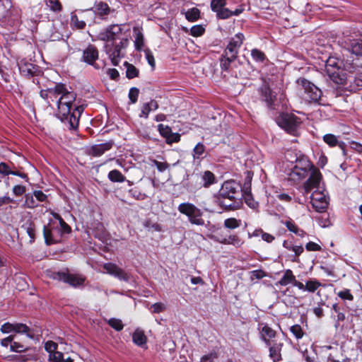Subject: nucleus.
<instances>
[{"label": "nucleus", "instance_id": "f257e3e1", "mask_svg": "<svg viewBox=\"0 0 362 362\" xmlns=\"http://www.w3.org/2000/svg\"><path fill=\"white\" fill-rule=\"evenodd\" d=\"M322 176L318 169H313L308 179L304 182L303 194L304 196L312 192L310 198L313 207L317 212L324 211L328 206V197L320 187Z\"/></svg>", "mask_w": 362, "mask_h": 362}, {"label": "nucleus", "instance_id": "f03ea898", "mask_svg": "<svg viewBox=\"0 0 362 362\" xmlns=\"http://www.w3.org/2000/svg\"><path fill=\"white\" fill-rule=\"evenodd\" d=\"M76 94L67 90L64 86V91L57 100V117L63 122H67L71 129H76L78 125V117L71 112L72 104L76 100Z\"/></svg>", "mask_w": 362, "mask_h": 362}, {"label": "nucleus", "instance_id": "7ed1b4c3", "mask_svg": "<svg viewBox=\"0 0 362 362\" xmlns=\"http://www.w3.org/2000/svg\"><path fill=\"white\" fill-rule=\"evenodd\" d=\"M325 71L329 78L336 84L341 86L346 90H353L351 75H347L343 69V62L336 57H329L325 61Z\"/></svg>", "mask_w": 362, "mask_h": 362}, {"label": "nucleus", "instance_id": "20e7f679", "mask_svg": "<svg viewBox=\"0 0 362 362\" xmlns=\"http://www.w3.org/2000/svg\"><path fill=\"white\" fill-rule=\"evenodd\" d=\"M297 90L300 96L309 103L324 105L326 103L322 91L313 83L305 78H299L296 81Z\"/></svg>", "mask_w": 362, "mask_h": 362}, {"label": "nucleus", "instance_id": "39448f33", "mask_svg": "<svg viewBox=\"0 0 362 362\" xmlns=\"http://www.w3.org/2000/svg\"><path fill=\"white\" fill-rule=\"evenodd\" d=\"M71 228L67 223L61 219L59 222V226H55L54 223H49L47 226H44L43 235L45 243L47 245L57 243L60 241V238L63 233H69Z\"/></svg>", "mask_w": 362, "mask_h": 362}, {"label": "nucleus", "instance_id": "423d86ee", "mask_svg": "<svg viewBox=\"0 0 362 362\" xmlns=\"http://www.w3.org/2000/svg\"><path fill=\"white\" fill-rule=\"evenodd\" d=\"M277 124L291 135L298 136L299 134L301 120L293 114H281L277 119Z\"/></svg>", "mask_w": 362, "mask_h": 362}, {"label": "nucleus", "instance_id": "0eeeda50", "mask_svg": "<svg viewBox=\"0 0 362 362\" xmlns=\"http://www.w3.org/2000/svg\"><path fill=\"white\" fill-rule=\"evenodd\" d=\"M177 210L182 214L187 216L189 221L194 225L203 226L204 220L202 218L203 213L194 204L184 202L179 204Z\"/></svg>", "mask_w": 362, "mask_h": 362}, {"label": "nucleus", "instance_id": "6e6552de", "mask_svg": "<svg viewBox=\"0 0 362 362\" xmlns=\"http://www.w3.org/2000/svg\"><path fill=\"white\" fill-rule=\"evenodd\" d=\"M125 25L114 24L107 27L103 31L100 32L98 38L103 41H121V40H127L124 33Z\"/></svg>", "mask_w": 362, "mask_h": 362}, {"label": "nucleus", "instance_id": "1a4fd4ad", "mask_svg": "<svg viewBox=\"0 0 362 362\" xmlns=\"http://www.w3.org/2000/svg\"><path fill=\"white\" fill-rule=\"evenodd\" d=\"M128 40H121L119 42H114L107 44L105 46L106 52L114 66H117L119 59L122 57V49L127 46Z\"/></svg>", "mask_w": 362, "mask_h": 362}, {"label": "nucleus", "instance_id": "9d476101", "mask_svg": "<svg viewBox=\"0 0 362 362\" xmlns=\"http://www.w3.org/2000/svg\"><path fill=\"white\" fill-rule=\"evenodd\" d=\"M216 197L233 198L240 197V186L234 180L223 182Z\"/></svg>", "mask_w": 362, "mask_h": 362}, {"label": "nucleus", "instance_id": "9b49d317", "mask_svg": "<svg viewBox=\"0 0 362 362\" xmlns=\"http://www.w3.org/2000/svg\"><path fill=\"white\" fill-rule=\"evenodd\" d=\"M299 162L304 163L303 167H299L296 165L289 173V179L294 182L300 181L305 178L308 175V170H310L311 173L313 169H317L308 160H301Z\"/></svg>", "mask_w": 362, "mask_h": 362}, {"label": "nucleus", "instance_id": "f8f14e48", "mask_svg": "<svg viewBox=\"0 0 362 362\" xmlns=\"http://www.w3.org/2000/svg\"><path fill=\"white\" fill-rule=\"evenodd\" d=\"M244 35L241 33H238L229 41L224 54L228 56L230 59H236L238 49L243 44L244 40Z\"/></svg>", "mask_w": 362, "mask_h": 362}, {"label": "nucleus", "instance_id": "ddd939ff", "mask_svg": "<svg viewBox=\"0 0 362 362\" xmlns=\"http://www.w3.org/2000/svg\"><path fill=\"white\" fill-rule=\"evenodd\" d=\"M56 278L64 283L69 284L73 287L83 286L86 281V277L81 274L67 272H58Z\"/></svg>", "mask_w": 362, "mask_h": 362}, {"label": "nucleus", "instance_id": "4468645a", "mask_svg": "<svg viewBox=\"0 0 362 362\" xmlns=\"http://www.w3.org/2000/svg\"><path fill=\"white\" fill-rule=\"evenodd\" d=\"M215 202L217 205L226 210H235L240 207L242 201L240 197L228 198L221 197H215Z\"/></svg>", "mask_w": 362, "mask_h": 362}, {"label": "nucleus", "instance_id": "2eb2a0df", "mask_svg": "<svg viewBox=\"0 0 362 362\" xmlns=\"http://www.w3.org/2000/svg\"><path fill=\"white\" fill-rule=\"evenodd\" d=\"M257 329L259 332L260 339L267 346H270L271 339L276 337V331L267 323H259Z\"/></svg>", "mask_w": 362, "mask_h": 362}, {"label": "nucleus", "instance_id": "dca6fc26", "mask_svg": "<svg viewBox=\"0 0 362 362\" xmlns=\"http://www.w3.org/2000/svg\"><path fill=\"white\" fill-rule=\"evenodd\" d=\"M103 269L107 274L118 278L119 280L129 281L130 276L115 264L106 263L103 265Z\"/></svg>", "mask_w": 362, "mask_h": 362}, {"label": "nucleus", "instance_id": "f3484780", "mask_svg": "<svg viewBox=\"0 0 362 362\" xmlns=\"http://www.w3.org/2000/svg\"><path fill=\"white\" fill-rule=\"evenodd\" d=\"M158 130L160 135L166 139L168 144L178 142L180 139V135L178 133L172 132L171 128L167 125L158 124Z\"/></svg>", "mask_w": 362, "mask_h": 362}, {"label": "nucleus", "instance_id": "a211bd4d", "mask_svg": "<svg viewBox=\"0 0 362 362\" xmlns=\"http://www.w3.org/2000/svg\"><path fill=\"white\" fill-rule=\"evenodd\" d=\"M18 69L21 74L24 76H33L38 71V67L35 64L26 61L25 59L21 60L18 64Z\"/></svg>", "mask_w": 362, "mask_h": 362}, {"label": "nucleus", "instance_id": "6ab92c4d", "mask_svg": "<svg viewBox=\"0 0 362 362\" xmlns=\"http://www.w3.org/2000/svg\"><path fill=\"white\" fill-rule=\"evenodd\" d=\"M83 61L88 64L93 65L98 59V51L93 45H88L83 52Z\"/></svg>", "mask_w": 362, "mask_h": 362}, {"label": "nucleus", "instance_id": "aec40b11", "mask_svg": "<svg viewBox=\"0 0 362 362\" xmlns=\"http://www.w3.org/2000/svg\"><path fill=\"white\" fill-rule=\"evenodd\" d=\"M269 347V357L274 362H278L281 360V349L283 343L274 342L272 344L270 343Z\"/></svg>", "mask_w": 362, "mask_h": 362}, {"label": "nucleus", "instance_id": "412c9836", "mask_svg": "<svg viewBox=\"0 0 362 362\" xmlns=\"http://www.w3.org/2000/svg\"><path fill=\"white\" fill-rule=\"evenodd\" d=\"M260 92L262 98L265 100L267 105L274 108L276 96L273 94L271 89L268 86H264L261 88Z\"/></svg>", "mask_w": 362, "mask_h": 362}, {"label": "nucleus", "instance_id": "4be33fe9", "mask_svg": "<svg viewBox=\"0 0 362 362\" xmlns=\"http://www.w3.org/2000/svg\"><path fill=\"white\" fill-rule=\"evenodd\" d=\"M113 143L112 141H108L100 144H96L92 146L91 148V154L93 156H100L105 152L109 151L112 147Z\"/></svg>", "mask_w": 362, "mask_h": 362}, {"label": "nucleus", "instance_id": "5701e85b", "mask_svg": "<svg viewBox=\"0 0 362 362\" xmlns=\"http://www.w3.org/2000/svg\"><path fill=\"white\" fill-rule=\"evenodd\" d=\"M158 108V103L154 100H151L148 103H145L141 106V113L139 114V117H144L147 119L148 117L149 113L152 110H156Z\"/></svg>", "mask_w": 362, "mask_h": 362}, {"label": "nucleus", "instance_id": "b1692460", "mask_svg": "<svg viewBox=\"0 0 362 362\" xmlns=\"http://www.w3.org/2000/svg\"><path fill=\"white\" fill-rule=\"evenodd\" d=\"M132 341L136 345L144 347L146 344L147 337L142 329L136 328L132 334Z\"/></svg>", "mask_w": 362, "mask_h": 362}, {"label": "nucleus", "instance_id": "393cba45", "mask_svg": "<svg viewBox=\"0 0 362 362\" xmlns=\"http://www.w3.org/2000/svg\"><path fill=\"white\" fill-rule=\"evenodd\" d=\"M63 91H64V85L62 83H57L54 88H48L49 103L56 102L57 103V100Z\"/></svg>", "mask_w": 362, "mask_h": 362}, {"label": "nucleus", "instance_id": "a878e982", "mask_svg": "<svg viewBox=\"0 0 362 362\" xmlns=\"http://www.w3.org/2000/svg\"><path fill=\"white\" fill-rule=\"evenodd\" d=\"M91 10L100 16H104L109 14L110 8L107 3L98 1L95 3Z\"/></svg>", "mask_w": 362, "mask_h": 362}, {"label": "nucleus", "instance_id": "bb28decb", "mask_svg": "<svg viewBox=\"0 0 362 362\" xmlns=\"http://www.w3.org/2000/svg\"><path fill=\"white\" fill-rule=\"evenodd\" d=\"M206 147L205 146L201 143L199 142L193 148L192 151V157L194 160H202L204 158V153H205Z\"/></svg>", "mask_w": 362, "mask_h": 362}, {"label": "nucleus", "instance_id": "cd10ccee", "mask_svg": "<svg viewBox=\"0 0 362 362\" xmlns=\"http://www.w3.org/2000/svg\"><path fill=\"white\" fill-rule=\"evenodd\" d=\"M13 332L19 334H25L26 336L30 339L34 338V334L32 330L26 325L23 323H15Z\"/></svg>", "mask_w": 362, "mask_h": 362}, {"label": "nucleus", "instance_id": "c85d7f7f", "mask_svg": "<svg viewBox=\"0 0 362 362\" xmlns=\"http://www.w3.org/2000/svg\"><path fill=\"white\" fill-rule=\"evenodd\" d=\"M134 47L137 51H141L144 46V35L139 28H134Z\"/></svg>", "mask_w": 362, "mask_h": 362}, {"label": "nucleus", "instance_id": "c756f323", "mask_svg": "<svg viewBox=\"0 0 362 362\" xmlns=\"http://www.w3.org/2000/svg\"><path fill=\"white\" fill-rule=\"evenodd\" d=\"M296 276L293 275L291 269H286L281 279L278 281V284L281 286H287L288 284H293Z\"/></svg>", "mask_w": 362, "mask_h": 362}, {"label": "nucleus", "instance_id": "7c9ffc66", "mask_svg": "<svg viewBox=\"0 0 362 362\" xmlns=\"http://www.w3.org/2000/svg\"><path fill=\"white\" fill-rule=\"evenodd\" d=\"M217 241L222 244L233 245L236 247H240L243 244V241L237 235H230L228 238L217 240Z\"/></svg>", "mask_w": 362, "mask_h": 362}, {"label": "nucleus", "instance_id": "2f4dec72", "mask_svg": "<svg viewBox=\"0 0 362 362\" xmlns=\"http://www.w3.org/2000/svg\"><path fill=\"white\" fill-rule=\"evenodd\" d=\"M350 51L356 56L362 57V40H353L350 44Z\"/></svg>", "mask_w": 362, "mask_h": 362}, {"label": "nucleus", "instance_id": "473e14b6", "mask_svg": "<svg viewBox=\"0 0 362 362\" xmlns=\"http://www.w3.org/2000/svg\"><path fill=\"white\" fill-rule=\"evenodd\" d=\"M200 177L202 182V185L205 187H208L215 182L214 175L209 170L204 172L201 175Z\"/></svg>", "mask_w": 362, "mask_h": 362}, {"label": "nucleus", "instance_id": "72a5a7b5", "mask_svg": "<svg viewBox=\"0 0 362 362\" xmlns=\"http://www.w3.org/2000/svg\"><path fill=\"white\" fill-rule=\"evenodd\" d=\"M108 178L113 182H123L125 177L118 170H112L108 173Z\"/></svg>", "mask_w": 362, "mask_h": 362}, {"label": "nucleus", "instance_id": "f704fd0d", "mask_svg": "<svg viewBox=\"0 0 362 362\" xmlns=\"http://www.w3.org/2000/svg\"><path fill=\"white\" fill-rule=\"evenodd\" d=\"M321 286L322 284L315 279H310L305 284V291L311 293H314Z\"/></svg>", "mask_w": 362, "mask_h": 362}, {"label": "nucleus", "instance_id": "c9c22d12", "mask_svg": "<svg viewBox=\"0 0 362 362\" xmlns=\"http://www.w3.org/2000/svg\"><path fill=\"white\" fill-rule=\"evenodd\" d=\"M124 66L126 67V76L129 78H134L139 75V70L132 64L128 62H124Z\"/></svg>", "mask_w": 362, "mask_h": 362}, {"label": "nucleus", "instance_id": "e433bc0d", "mask_svg": "<svg viewBox=\"0 0 362 362\" xmlns=\"http://www.w3.org/2000/svg\"><path fill=\"white\" fill-rule=\"evenodd\" d=\"M70 24L71 26L79 30L84 29L86 25V22L83 20H79L78 17L74 13H71Z\"/></svg>", "mask_w": 362, "mask_h": 362}, {"label": "nucleus", "instance_id": "4c0bfd02", "mask_svg": "<svg viewBox=\"0 0 362 362\" xmlns=\"http://www.w3.org/2000/svg\"><path fill=\"white\" fill-rule=\"evenodd\" d=\"M200 17V11L197 8H192L189 9L185 13V18L189 21H196L198 20Z\"/></svg>", "mask_w": 362, "mask_h": 362}, {"label": "nucleus", "instance_id": "58836bf2", "mask_svg": "<svg viewBox=\"0 0 362 362\" xmlns=\"http://www.w3.org/2000/svg\"><path fill=\"white\" fill-rule=\"evenodd\" d=\"M284 247L288 250H291L295 253L296 257L299 256L303 252V247L302 245H293L286 241L284 242Z\"/></svg>", "mask_w": 362, "mask_h": 362}, {"label": "nucleus", "instance_id": "ea45409f", "mask_svg": "<svg viewBox=\"0 0 362 362\" xmlns=\"http://www.w3.org/2000/svg\"><path fill=\"white\" fill-rule=\"evenodd\" d=\"M22 228L26 231L30 238V242H33L35 237V229L34 224L31 222L27 223L22 226Z\"/></svg>", "mask_w": 362, "mask_h": 362}, {"label": "nucleus", "instance_id": "a19ab883", "mask_svg": "<svg viewBox=\"0 0 362 362\" xmlns=\"http://www.w3.org/2000/svg\"><path fill=\"white\" fill-rule=\"evenodd\" d=\"M251 56L257 62H263L266 59L264 53L258 49H252Z\"/></svg>", "mask_w": 362, "mask_h": 362}, {"label": "nucleus", "instance_id": "79ce46f5", "mask_svg": "<svg viewBox=\"0 0 362 362\" xmlns=\"http://www.w3.org/2000/svg\"><path fill=\"white\" fill-rule=\"evenodd\" d=\"M351 83H349V85L351 84L354 88L353 90H349L350 91H355L358 87H362V73L358 74L356 77H353L351 75Z\"/></svg>", "mask_w": 362, "mask_h": 362}, {"label": "nucleus", "instance_id": "37998d69", "mask_svg": "<svg viewBox=\"0 0 362 362\" xmlns=\"http://www.w3.org/2000/svg\"><path fill=\"white\" fill-rule=\"evenodd\" d=\"M323 141L330 147L336 146L338 144L337 137L332 134H327L324 135Z\"/></svg>", "mask_w": 362, "mask_h": 362}, {"label": "nucleus", "instance_id": "c03bdc74", "mask_svg": "<svg viewBox=\"0 0 362 362\" xmlns=\"http://www.w3.org/2000/svg\"><path fill=\"white\" fill-rule=\"evenodd\" d=\"M107 323L116 331H121L124 328V325L122 320L117 318H110Z\"/></svg>", "mask_w": 362, "mask_h": 362}, {"label": "nucleus", "instance_id": "a18cd8bd", "mask_svg": "<svg viewBox=\"0 0 362 362\" xmlns=\"http://www.w3.org/2000/svg\"><path fill=\"white\" fill-rule=\"evenodd\" d=\"M240 221L234 218H227L224 221V226L227 228L235 229L240 226Z\"/></svg>", "mask_w": 362, "mask_h": 362}, {"label": "nucleus", "instance_id": "49530a36", "mask_svg": "<svg viewBox=\"0 0 362 362\" xmlns=\"http://www.w3.org/2000/svg\"><path fill=\"white\" fill-rule=\"evenodd\" d=\"M205 32V28L202 25H196L191 28L190 35L194 37L202 36Z\"/></svg>", "mask_w": 362, "mask_h": 362}, {"label": "nucleus", "instance_id": "de8ad7c7", "mask_svg": "<svg viewBox=\"0 0 362 362\" xmlns=\"http://www.w3.org/2000/svg\"><path fill=\"white\" fill-rule=\"evenodd\" d=\"M290 330L297 339H301L304 335L303 329L299 325H294L291 326Z\"/></svg>", "mask_w": 362, "mask_h": 362}, {"label": "nucleus", "instance_id": "09e8293b", "mask_svg": "<svg viewBox=\"0 0 362 362\" xmlns=\"http://www.w3.org/2000/svg\"><path fill=\"white\" fill-rule=\"evenodd\" d=\"M235 59H230L228 56H227L226 54H223L222 56V58L221 59V67L224 71H228L230 63L233 62Z\"/></svg>", "mask_w": 362, "mask_h": 362}, {"label": "nucleus", "instance_id": "8fccbe9b", "mask_svg": "<svg viewBox=\"0 0 362 362\" xmlns=\"http://www.w3.org/2000/svg\"><path fill=\"white\" fill-rule=\"evenodd\" d=\"M217 17L221 19H227L233 16V11L226 8H221L219 11H216Z\"/></svg>", "mask_w": 362, "mask_h": 362}, {"label": "nucleus", "instance_id": "3c124183", "mask_svg": "<svg viewBox=\"0 0 362 362\" xmlns=\"http://www.w3.org/2000/svg\"><path fill=\"white\" fill-rule=\"evenodd\" d=\"M143 226H144V228H147L148 230H153L154 231H161L162 230V228L158 223H152L151 221V220H146L144 222Z\"/></svg>", "mask_w": 362, "mask_h": 362}, {"label": "nucleus", "instance_id": "603ef678", "mask_svg": "<svg viewBox=\"0 0 362 362\" xmlns=\"http://www.w3.org/2000/svg\"><path fill=\"white\" fill-rule=\"evenodd\" d=\"M226 0H212L211 2V10L214 12L219 11L226 5Z\"/></svg>", "mask_w": 362, "mask_h": 362}, {"label": "nucleus", "instance_id": "864d4df0", "mask_svg": "<svg viewBox=\"0 0 362 362\" xmlns=\"http://www.w3.org/2000/svg\"><path fill=\"white\" fill-rule=\"evenodd\" d=\"M145 57L148 63V64L151 66L152 69L155 68L156 62L155 59L153 55V53L149 49H144Z\"/></svg>", "mask_w": 362, "mask_h": 362}, {"label": "nucleus", "instance_id": "5fc2aeb1", "mask_svg": "<svg viewBox=\"0 0 362 362\" xmlns=\"http://www.w3.org/2000/svg\"><path fill=\"white\" fill-rule=\"evenodd\" d=\"M245 203L247 206L252 209H256L258 206V202L255 201L253 199L252 194H247L245 197H243Z\"/></svg>", "mask_w": 362, "mask_h": 362}, {"label": "nucleus", "instance_id": "6e6d98bb", "mask_svg": "<svg viewBox=\"0 0 362 362\" xmlns=\"http://www.w3.org/2000/svg\"><path fill=\"white\" fill-rule=\"evenodd\" d=\"M64 354L60 351H54L49 355V359L51 362H62Z\"/></svg>", "mask_w": 362, "mask_h": 362}, {"label": "nucleus", "instance_id": "4d7b16f0", "mask_svg": "<svg viewBox=\"0 0 362 362\" xmlns=\"http://www.w3.org/2000/svg\"><path fill=\"white\" fill-rule=\"evenodd\" d=\"M139 90L137 88L133 87L129 90V98L132 103H135L138 100Z\"/></svg>", "mask_w": 362, "mask_h": 362}, {"label": "nucleus", "instance_id": "13d9d810", "mask_svg": "<svg viewBox=\"0 0 362 362\" xmlns=\"http://www.w3.org/2000/svg\"><path fill=\"white\" fill-rule=\"evenodd\" d=\"M218 355L216 352L212 351L208 354L204 355L202 356L200 361L201 362H214V361L217 358Z\"/></svg>", "mask_w": 362, "mask_h": 362}, {"label": "nucleus", "instance_id": "bf43d9fd", "mask_svg": "<svg viewBox=\"0 0 362 362\" xmlns=\"http://www.w3.org/2000/svg\"><path fill=\"white\" fill-rule=\"evenodd\" d=\"M47 4L54 11H59L62 9V5L58 0H48Z\"/></svg>", "mask_w": 362, "mask_h": 362}, {"label": "nucleus", "instance_id": "052dcab7", "mask_svg": "<svg viewBox=\"0 0 362 362\" xmlns=\"http://www.w3.org/2000/svg\"><path fill=\"white\" fill-rule=\"evenodd\" d=\"M337 295L343 300H352L354 299V296L349 289H344L339 291Z\"/></svg>", "mask_w": 362, "mask_h": 362}, {"label": "nucleus", "instance_id": "680f3d73", "mask_svg": "<svg viewBox=\"0 0 362 362\" xmlns=\"http://www.w3.org/2000/svg\"><path fill=\"white\" fill-rule=\"evenodd\" d=\"M153 163L157 168L158 170L160 173L165 171L169 168V164L166 162H160L156 160H153Z\"/></svg>", "mask_w": 362, "mask_h": 362}, {"label": "nucleus", "instance_id": "e2e57ef3", "mask_svg": "<svg viewBox=\"0 0 362 362\" xmlns=\"http://www.w3.org/2000/svg\"><path fill=\"white\" fill-rule=\"evenodd\" d=\"M45 349L50 354L54 353V351H56L57 349V344L52 341H48L45 344Z\"/></svg>", "mask_w": 362, "mask_h": 362}, {"label": "nucleus", "instance_id": "0e129e2a", "mask_svg": "<svg viewBox=\"0 0 362 362\" xmlns=\"http://www.w3.org/2000/svg\"><path fill=\"white\" fill-rule=\"evenodd\" d=\"M153 313H160L165 310V305L163 303H156L151 305Z\"/></svg>", "mask_w": 362, "mask_h": 362}, {"label": "nucleus", "instance_id": "69168bd1", "mask_svg": "<svg viewBox=\"0 0 362 362\" xmlns=\"http://www.w3.org/2000/svg\"><path fill=\"white\" fill-rule=\"evenodd\" d=\"M266 276V273L261 270V269H259V270H254L252 272H251V279L252 280H254V279H262L263 277Z\"/></svg>", "mask_w": 362, "mask_h": 362}, {"label": "nucleus", "instance_id": "338daca9", "mask_svg": "<svg viewBox=\"0 0 362 362\" xmlns=\"http://www.w3.org/2000/svg\"><path fill=\"white\" fill-rule=\"evenodd\" d=\"M284 224L286 226V227L289 231L293 233L298 232V228L292 220L286 221L285 222H284Z\"/></svg>", "mask_w": 362, "mask_h": 362}, {"label": "nucleus", "instance_id": "774afa93", "mask_svg": "<svg viewBox=\"0 0 362 362\" xmlns=\"http://www.w3.org/2000/svg\"><path fill=\"white\" fill-rule=\"evenodd\" d=\"M25 350V347L23 344L16 341H13L11 344V351L15 352H21Z\"/></svg>", "mask_w": 362, "mask_h": 362}]
</instances>
